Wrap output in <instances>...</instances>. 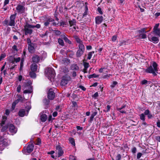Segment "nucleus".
I'll return each instance as SVG.
<instances>
[{
  "instance_id": "6e6d98bb",
  "label": "nucleus",
  "mask_w": 160,
  "mask_h": 160,
  "mask_svg": "<svg viewBox=\"0 0 160 160\" xmlns=\"http://www.w3.org/2000/svg\"><path fill=\"white\" fill-rule=\"evenodd\" d=\"M117 38V37L116 36H113L112 38V41L113 42H115Z\"/></svg>"
},
{
  "instance_id": "4be33fe9",
  "label": "nucleus",
  "mask_w": 160,
  "mask_h": 160,
  "mask_svg": "<svg viewBox=\"0 0 160 160\" xmlns=\"http://www.w3.org/2000/svg\"><path fill=\"white\" fill-rule=\"evenodd\" d=\"M84 51L81 50H78L77 52V56L78 57H80L83 53Z\"/></svg>"
},
{
  "instance_id": "9b49d317",
  "label": "nucleus",
  "mask_w": 160,
  "mask_h": 160,
  "mask_svg": "<svg viewBox=\"0 0 160 160\" xmlns=\"http://www.w3.org/2000/svg\"><path fill=\"white\" fill-rule=\"evenodd\" d=\"M33 147L34 145L33 144H31L30 145H29L27 148V152H25V153L27 154V153H29L31 152L33 150Z\"/></svg>"
},
{
  "instance_id": "c9c22d12",
  "label": "nucleus",
  "mask_w": 160,
  "mask_h": 160,
  "mask_svg": "<svg viewBox=\"0 0 160 160\" xmlns=\"http://www.w3.org/2000/svg\"><path fill=\"white\" fill-rule=\"evenodd\" d=\"M8 24L10 26H14L15 25V20H10Z\"/></svg>"
},
{
  "instance_id": "052dcab7",
  "label": "nucleus",
  "mask_w": 160,
  "mask_h": 160,
  "mask_svg": "<svg viewBox=\"0 0 160 160\" xmlns=\"http://www.w3.org/2000/svg\"><path fill=\"white\" fill-rule=\"evenodd\" d=\"M140 37L142 38H146V35L145 34H142L140 36Z\"/></svg>"
},
{
  "instance_id": "0e129e2a",
  "label": "nucleus",
  "mask_w": 160,
  "mask_h": 160,
  "mask_svg": "<svg viewBox=\"0 0 160 160\" xmlns=\"http://www.w3.org/2000/svg\"><path fill=\"white\" fill-rule=\"evenodd\" d=\"M72 76L74 78L76 77L77 76V74L76 72L75 71H73L72 73Z\"/></svg>"
},
{
  "instance_id": "de8ad7c7",
  "label": "nucleus",
  "mask_w": 160,
  "mask_h": 160,
  "mask_svg": "<svg viewBox=\"0 0 160 160\" xmlns=\"http://www.w3.org/2000/svg\"><path fill=\"white\" fill-rule=\"evenodd\" d=\"M111 76V74H108L106 75L103 76L102 77V78L104 79L108 78Z\"/></svg>"
},
{
  "instance_id": "a211bd4d",
  "label": "nucleus",
  "mask_w": 160,
  "mask_h": 160,
  "mask_svg": "<svg viewBox=\"0 0 160 160\" xmlns=\"http://www.w3.org/2000/svg\"><path fill=\"white\" fill-rule=\"evenodd\" d=\"M47 119V116L45 114H42L41 115L40 119L42 122H45Z\"/></svg>"
},
{
  "instance_id": "338daca9",
  "label": "nucleus",
  "mask_w": 160,
  "mask_h": 160,
  "mask_svg": "<svg viewBox=\"0 0 160 160\" xmlns=\"http://www.w3.org/2000/svg\"><path fill=\"white\" fill-rule=\"evenodd\" d=\"M79 87L82 90L84 91L86 90V88L83 86L81 85Z\"/></svg>"
},
{
  "instance_id": "4d7b16f0",
  "label": "nucleus",
  "mask_w": 160,
  "mask_h": 160,
  "mask_svg": "<svg viewBox=\"0 0 160 160\" xmlns=\"http://www.w3.org/2000/svg\"><path fill=\"white\" fill-rule=\"evenodd\" d=\"M31 92V91L29 90H26L23 91V93H30Z\"/></svg>"
},
{
  "instance_id": "37998d69",
  "label": "nucleus",
  "mask_w": 160,
  "mask_h": 160,
  "mask_svg": "<svg viewBox=\"0 0 160 160\" xmlns=\"http://www.w3.org/2000/svg\"><path fill=\"white\" fill-rule=\"evenodd\" d=\"M111 108V106L109 105H108L107 106V108H106V109L104 110V111L105 112H108L109 111L110 109Z\"/></svg>"
},
{
  "instance_id": "2f4dec72",
  "label": "nucleus",
  "mask_w": 160,
  "mask_h": 160,
  "mask_svg": "<svg viewBox=\"0 0 160 160\" xmlns=\"http://www.w3.org/2000/svg\"><path fill=\"white\" fill-rule=\"evenodd\" d=\"M140 119L142 120L143 122H144L145 120V115L143 113H142L140 115Z\"/></svg>"
},
{
  "instance_id": "393cba45",
  "label": "nucleus",
  "mask_w": 160,
  "mask_h": 160,
  "mask_svg": "<svg viewBox=\"0 0 160 160\" xmlns=\"http://www.w3.org/2000/svg\"><path fill=\"white\" fill-rule=\"evenodd\" d=\"M58 42L59 44L62 46L64 45V43L63 40L61 38H58Z\"/></svg>"
},
{
  "instance_id": "a18cd8bd",
  "label": "nucleus",
  "mask_w": 160,
  "mask_h": 160,
  "mask_svg": "<svg viewBox=\"0 0 160 160\" xmlns=\"http://www.w3.org/2000/svg\"><path fill=\"white\" fill-rule=\"evenodd\" d=\"M6 55L4 53L2 54L0 56V61L2 60L3 58H5Z\"/></svg>"
},
{
  "instance_id": "49530a36",
  "label": "nucleus",
  "mask_w": 160,
  "mask_h": 160,
  "mask_svg": "<svg viewBox=\"0 0 160 160\" xmlns=\"http://www.w3.org/2000/svg\"><path fill=\"white\" fill-rule=\"evenodd\" d=\"M121 158V156L120 154H118L116 157V160H120Z\"/></svg>"
},
{
  "instance_id": "ea45409f",
  "label": "nucleus",
  "mask_w": 160,
  "mask_h": 160,
  "mask_svg": "<svg viewBox=\"0 0 160 160\" xmlns=\"http://www.w3.org/2000/svg\"><path fill=\"white\" fill-rule=\"evenodd\" d=\"M118 82L116 81H113L111 85L110 86L112 88H113L115 86L117 85Z\"/></svg>"
},
{
  "instance_id": "1a4fd4ad",
  "label": "nucleus",
  "mask_w": 160,
  "mask_h": 160,
  "mask_svg": "<svg viewBox=\"0 0 160 160\" xmlns=\"http://www.w3.org/2000/svg\"><path fill=\"white\" fill-rule=\"evenodd\" d=\"M9 131L11 134L13 135L16 133L17 130L13 125L11 124L9 126Z\"/></svg>"
},
{
  "instance_id": "58836bf2",
  "label": "nucleus",
  "mask_w": 160,
  "mask_h": 160,
  "mask_svg": "<svg viewBox=\"0 0 160 160\" xmlns=\"http://www.w3.org/2000/svg\"><path fill=\"white\" fill-rule=\"evenodd\" d=\"M75 39L77 42L79 44L82 43V41L78 37H76Z\"/></svg>"
},
{
  "instance_id": "f704fd0d",
  "label": "nucleus",
  "mask_w": 160,
  "mask_h": 160,
  "mask_svg": "<svg viewBox=\"0 0 160 160\" xmlns=\"http://www.w3.org/2000/svg\"><path fill=\"white\" fill-rule=\"evenodd\" d=\"M52 22V24L53 25L56 26L59 23L58 19V18H56V21H54L53 20V21Z\"/></svg>"
},
{
  "instance_id": "423d86ee",
  "label": "nucleus",
  "mask_w": 160,
  "mask_h": 160,
  "mask_svg": "<svg viewBox=\"0 0 160 160\" xmlns=\"http://www.w3.org/2000/svg\"><path fill=\"white\" fill-rule=\"evenodd\" d=\"M56 153L57 154L58 157L62 156L63 155L64 152L61 147L59 145L57 146L56 147Z\"/></svg>"
},
{
  "instance_id": "f257e3e1",
  "label": "nucleus",
  "mask_w": 160,
  "mask_h": 160,
  "mask_svg": "<svg viewBox=\"0 0 160 160\" xmlns=\"http://www.w3.org/2000/svg\"><path fill=\"white\" fill-rule=\"evenodd\" d=\"M158 66L157 63L155 62H153L152 66H150L145 70V72L147 73H152L154 76H156L158 71Z\"/></svg>"
},
{
  "instance_id": "680f3d73",
  "label": "nucleus",
  "mask_w": 160,
  "mask_h": 160,
  "mask_svg": "<svg viewBox=\"0 0 160 160\" xmlns=\"http://www.w3.org/2000/svg\"><path fill=\"white\" fill-rule=\"evenodd\" d=\"M2 119L3 120L2 121V124H4V123L5 121L7 119V117L5 116H3L2 117Z\"/></svg>"
},
{
  "instance_id": "5fc2aeb1",
  "label": "nucleus",
  "mask_w": 160,
  "mask_h": 160,
  "mask_svg": "<svg viewBox=\"0 0 160 160\" xmlns=\"http://www.w3.org/2000/svg\"><path fill=\"white\" fill-rule=\"evenodd\" d=\"M149 111L148 109H147L144 112V113L143 114H144V115H148V114H149Z\"/></svg>"
},
{
  "instance_id": "b1692460",
  "label": "nucleus",
  "mask_w": 160,
  "mask_h": 160,
  "mask_svg": "<svg viewBox=\"0 0 160 160\" xmlns=\"http://www.w3.org/2000/svg\"><path fill=\"white\" fill-rule=\"evenodd\" d=\"M146 28H144L140 30H139L138 31V32L140 34H142V33H145L146 32Z\"/></svg>"
},
{
  "instance_id": "603ef678",
  "label": "nucleus",
  "mask_w": 160,
  "mask_h": 160,
  "mask_svg": "<svg viewBox=\"0 0 160 160\" xmlns=\"http://www.w3.org/2000/svg\"><path fill=\"white\" fill-rule=\"evenodd\" d=\"M41 143V140L40 138H38L37 139V142L36 143L37 145H39Z\"/></svg>"
},
{
  "instance_id": "4468645a",
  "label": "nucleus",
  "mask_w": 160,
  "mask_h": 160,
  "mask_svg": "<svg viewBox=\"0 0 160 160\" xmlns=\"http://www.w3.org/2000/svg\"><path fill=\"white\" fill-rule=\"evenodd\" d=\"M83 65L84 66V68L83 69V72L84 73H87V69L89 67V63L83 61Z\"/></svg>"
},
{
  "instance_id": "f03ea898",
  "label": "nucleus",
  "mask_w": 160,
  "mask_h": 160,
  "mask_svg": "<svg viewBox=\"0 0 160 160\" xmlns=\"http://www.w3.org/2000/svg\"><path fill=\"white\" fill-rule=\"evenodd\" d=\"M46 76L51 82L54 80L55 77V72L53 68H48L45 71Z\"/></svg>"
},
{
  "instance_id": "6ab92c4d",
  "label": "nucleus",
  "mask_w": 160,
  "mask_h": 160,
  "mask_svg": "<svg viewBox=\"0 0 160 160\" xmlns=\"http://www.w3.org/2000/svg\"><path fill=\"white\" fill-rule=\"evenodd\" d=\"M25 114V111L24 109H22L20 110L18 112V115L21 117H23Z\"/></svg>"
},
{
  "instance_id": "7c9ffc66",
  "label": "nucleus",
  "mask_w": 160,
  "mask_h": 160,
  "mask_svg": "<svg viewBox=\"0 0 160 160\" xmlns=\"http://www.w3.org/2000/svg\"><path fill=\"white\" fill-rule=\"evenodd\" d=\"M34 72L32 71L30 72L29 73V75L30 77L32 78H35L36 77V74Z\"/></svg>"
},
{
  "instance_id": "412c9836",
  "label": "nucleus",
  "mask_w": 160,
  "mask_h": 160,
  "mask_svg": "<svg viewBox=\"0 0 160 160\" xmlns=\"http://www.w3.org/2000/svg\"><path fill=\"white\" fill-rule=\"evenodd\" d=\"M53 21V20L51 18H49L47 21L44 23V25L45 26H48L50 23V22H52Z\"/></svg>"
},
{
  "instance_id": "a19ab883",
  "label": "nucleus",
  "mask_w": 160,
  "mask_h": 160,
  "mask_svg": "<svg viewBox=\"0 0 160 160\" xmlns=\"http://www.w3.org/2000/svg\"><path fill=\"white\" fill-rule=\"evenodd\" d=\"M159 26V23L156 24L154 26V28H153V31H154L156 30H157V29H159V28H158Z\"/></svg>"
},
{
  "instance_id": "8fccbe9b",
  "label": "nucleus",
  "mask_w": 160,
  "mask_h": 160,
  "mask_svg": "<svg viewBox=\"0 0 160 160\" xmlns=\"http://www.w3.org/2000/svg\"><path fill=\"white\" fill-rule=\"evenodd\" d=\"M142 153H141L140 152L138 153L137 154V158L138 159L140 158H141V157L142 156Z\"/></svg>"
},
{
  "instance_id": "c85d7f7f",
  "label": "nucleus",
  "mask_w": 160,
  "mask_h": 160,
  "mask_svg": "<svg viewBox=\"0 0 160 160\" xmlns=\"http://www.w3.org/2000/svg\"><path fill=\"white\" fill-rule=\"evenodd\" d=\"M94 53V51H92V52H89L88 54V59L90 60L91 59L92 54H93Z\"/></svg>"
},
{
  "instance_id": "aec40b11",
  "label": "nucleus",
  "mask_w": 160,
  "mask_h": 160,
  "mask_svg": "<svg viewBox=\"0 0 160 160\" xmlns=\"http://www.w3.org/2000/svg\"><path fill=\"white\" fill-rule=\"evenodd\" d=\"M71 69L72 70H78L79 69V68L77 64H74L72 65L71 67Z\"/></svg>"
},
{
  "instance_id": "bf43d9fd",
  "label": "nucleus",
  "mask_w": 160,
  "mask_h": 160,
  "mask_svg": "<svg viewBox=\"0 0 160 160\" xmlns=\"http://www.w3.org/2000/svg\"><path fill=\"white\" fill-rule=\"evenodd\" d=\"M33 26V28H40L41 26L39 24H37L35 26L32 25Z\"/></svg>"
},
{
  "instance_id": "72a5a7b5",
  "label": "nucleus",
  "mask_w": 160,
  "mask_h": 160,
  "mask_svg": "<svg viewBox=\"0 0 160 160\" xmlns=\"http://www.w3.org/2000/svg\"><path fill=\"white\" fill-rule=\"evenodd\" d=\"M98 77V75H97L95 74H93L92 75H90L88 76V78H96Z\"/></svg>"
},
{
  "instance_id": "a878e982",
  "label": "nucleus",
  "mask_w": 160,
  "mask_h": 160,
  "mask_svg": "<svg viewBox=\"0 0 160 160\" xmlns=\"http://www.w3.org/2000/svg\"><path fill=\"white\" fill-rule=\"evenodd\" d=\"M24 98L22 97L20 95H18V99L16 101L18 102H22L23 101Z\"/></svg>"
},
{
  "instance_id": "dca6fc26",
  "label": "nucleus",
  "mask_w": 160,
  "mask_h": 160,
  "mask_svg": "<svg viewBox=\"0 0 160 160\" xmlns=\"http://www.w3.org/2000/svg\"><path fill=\"white\" fill-rule=\"evenodd\" d=\"M126 107V105H124V106H122L121 108H118L117 110L118 111H119L121 113H126L127 111L125 110H124V109L123 110V109H124V108H125Z\"/></svg>"
},
{
  "instance_id": "cd10ccee",
  "label": "nucleus",
  "mask_w": 160,
  "mask_h": 160,
  "mask_svg": "<svg viewBox=\"0 0 160 160\" xmlns=\"http://www.w3.org/2000/svg\"><path fill=\"white\" fill-rule=\"evenodd\" d=\"M79 50L84 51V46L82 43H80L79 45Z\"/></svg>"
},
{
  "instance_id": "13d9d810",
  "label": "nucleus",
  "mask_w": 160,
  "mask_h": 160,
  "mask_svg": "<svg viewBox=\"0 0 160 160\" xmlns=\"http://www.w3.org/2000/svg\"><path fill=\"white\" fill-rule=\"evenodd\" d=\"M21 89V86L20 85H19L18 86L17 88V90L18 92H20Z\"/></svg>"
},
{
  "instance_id": "39448f33",
  "label": "nucleus",
  "mask_w": 160,
  "mask_h": 160,
  "mask_svg": "<svg viewBox=\"0 0 160 160\" xmlns=\"http://www.w3.org/2000/svg\"><path fill=\"white\" fill-rule=\"evenodd\" d=\"M8 145L7 140L6 139L1 140L0 141V150L2 151Z\"/></svg>"
},
{
  "instance_id": "c03bdc74",
  "label": "nucleus",
  "mask_w": 160,
  "mask_h": 160,
  "mask_svg": "<svg viewBox=\"0 0 160 160\" xmlns=\"http://www.w3.org/2000/svg\"><path fill=\"white\" fill-rule=\"evenodd\" d=\"M21 60V58L19 57H18L17 58H14V61L13 62H19Z\"/></svg>"
},
{
  "instance_id": "3c124183",
  "label": "nucleus",
  "mask_w": 160,
  "mask_h": 160,
  "mask_svg": "<svg viewBox=\"0 0 160 160\" xmlns=\"http://www.w3.org/2000/svg\"><path fill=\"white\" fill-rule=\"evenodd\" d=\"M148 82V81L146 80H144L141 82L142 84H147Z\"/></svg>"
},
{
  "instance_id": "774afa93",
  "label": "nucleus",
  "mask_w": 160,
  "mask_h": 160,
  "mask_svg": "<svg viewBox=\"0 0 160 160\" xmlns=\"http://www.w3.org/2000/svg\"><path fill=\"white\" fill-rule=\"evenodd\" d=\"M55 33L56 35H58L61 34V32L58 30L56 31Z\"/></svg>"
},
{
  "instance_id": "e2e57ef3",
  "label": "nucleus",
  "mask_w": 160,
  "mask_h": 160,
  "mask_svg": "<svg viewBox=\"0 0 160 160\" xmlns=\"http://www.w3.org/2000/svg\"><path fill=\"white\" fill-rule=\"evenodd\" d=\"M98 96V92H96L95 93L93 94V97L96 98Z\"/></svg>"
},
{
  "instance_id": "69168bd1",
  "label": "nucleus",
  "mask_w": 160,
  "mask_h": 160,
  "mask_svg": "<svg viewBox=\"0 0 160 160\" xmlns=\"http://www.w3.org/2000/svg\"><path fill=\"white\" fill-rule=\"evenodd\" d=\"M155 139L157 141L160 142V136H157L155 137Z\"/></svg>"
},
{
  "instance_id": "ddd939ff",
  "label": "nucleus",
  "mask_w": 160,
  "mask_h": 160,
  "mask_svg": "<svg viewBox=\"0 0 160 160\" xmlns=\"http://www.w3.org/2000/svg\"><path fill=\"white\" fill-rule=\"evenodd\" d=\"M103 20V17L102 16H98L95 18L96 23L97 24L101 23Z\"/></svg>"
},
{
  "instance_id": "5701e85b",
  "label": "nucleus",
  "mask_w": 160,
  "mask_h": 160,
  "mask_svg": "<svg viewBox=\"0 0 160 160\" xmlns=\"http://www.w3.org/2000/svg\"><path fill=\"white\" fill-rule=\"evenodd\" d=\"M154 34L160 37V29H158L153 31Z\"/></svg>"
},
{
  "instance_id": "f8f14e48",
  "label": "nucleus",
  "mask_w": 160,
  "mask_h": 160,
  "mask_svg": "<svg viewBox=\"0 0 160 160\" xmlns=\"http://www.w3.org/2000/svg\"><path fill=\"white\" fill-rule=\"evenodd\" d=\"M68 78L64 77L62 78L61 82V84L62 86H65L68 82Z\"/></svg>"
},
{
  "instance_id": "f3484780",
  "label": "nucleus",
  "mask_w": 160,
  "mask_h": 160,
  "mask_svg": "<svg viewBox=\"0 0 160 160\" xmlns=\"http://www.w3.org/2000/svg\"><path fill=\"white\" fill-rule=\"evenodd\" d=\"M31 69L32 71H36L37 69V66L35 63L32 64L31 66Z\"/></svg>"
},
{
  "instance_id": "7ed1b4c3",
  "label": "nucleus",
  "mask_w": 160,
  "mask_h": 160,
  "mask_svg": "<svg viewBox=\"0 0 160 160\" xmlns=\"http://www.w3.org/2000/svg\"><path fill=\"white\" fill-rule=\"evenodd\" d=\"M33 27L32 25H30L28 23H26L24 26L23 29L25 32V35H27L28 34H31L32 32V29L33 28Z\"/></svg>"
},
{
  "instance_id": "e433bc0d",
  "label": "nucleus",
  "mask_w": 160,
  "mask_h": 160,
  "mask_svg": "<svg viewBox=\"0 0 160 160\" xmlns=\"http://www.w3.org/2000/svg\"><path fill=\"white\" fill-rule=\"evenodd\" d=\"M16 14V13H15L14 14L11 15L10 17V20H15Z\"/></svg>"
},
{
  "instance_id": "09e8293b",
  "label": "nucleus",
  "mask_w": 160,
  "mask_h": 160,
  "mask_svg": "<svg viewBox=\"0 0 160 160\" xmlns=\"http://www.w3.org/2000/svg\"><path fill=\"white\" fill-rule=\"evenodd\" d=\"M23 60H22L20 63V70H21L23 66Z\"/></svg>"
},
{
  "instance_id": "4c0bfd02",
  "label": "nucleus",
  "mask_w": 160,
  "mask_h": 160,
  "mask_svg": "<svg viewBox=\"0 0 160 160\" xmlns=\"http://www.w3.org/2000/svg\"><path fill=\"white\" fill-rule=\"evenodd\" d=\"M18 103L17 101H15L12 104V110H13L15 108L16 105Z\"/></svg>"
},
{
  "instance_id": "9d476101",
  "label": "nucleus",
  "mask_w": 160,
  "mask_h": 160,
  "mask_svg": "<svg viewBox=\"0 0 160 160\" xmlns=\"http://www.w3.org/2000/svg\"><path fill=\"white\" fill-rule=\"evenodd\" d=\"M150 35H149L148 36V38L149 41L153 42V43H157L159 42L158 38L156 37H153L151 38Z\"/></svg>"
},
{
  "instance_id": "c756f323",
  "label": "nucleus",
  "mask_w": 160,
  "mask_h": 160,
  "mask_svg": "<svg viewBox=\"0 0 160 160\" xmlns=\"http://www.w3.org/2000/svg\"><path fill=\"white\" fill-rule=\"evenodd\" d=\"M97 113V112H94L92 114V115H91V116L90 117V122H92V121L93 120L94 117L96 115Z\"/></svg>"
},
{
  "instance_id": "6e6552de",
  "label": "nucleus",
  "mask_w": 160,
  "mask_h": 160,
  "mask_svg": "<svg viewBox=\"0 0 160 160\" xmlns=\"http://www.w3.org/2000/svg\"><path fill=\"white\" fill-rule=\"evenodd\" d=\"M55 96V93L53 92L52 89H50L49 90L48 93V98L50 100H52L54 98Z\"/></svg>"
},
{
  "instance_id": "2eb2a0df",
  "label": "nucleus",
  "mask_w": 160,
  "mask_h": 160,
  "mask_svg": "<svg viewBox=\"0 0 160 160\" xmlns=\"http://www.w3.org/2000/svg\"><path fill=\"white\" fill-rule=\"evenodd\" d=\"M28 49L30 52L32 53L34 51V47L33 44H29L28 46Z\"/></svg>"
},
{
  "instance_id": "0eeeda50",
  "label": "nucleus",
  "mask_w": 160,
  "mask_h": 160,
  "mask_svg": "<svg viewBox=\"0 0 160 160\" xmlns=\"http://www.w3.org/2000/svg\"><path fill=\"white\" fill-rule=\"evenodd\" d=\"M17 12L20 13H23L25 12L26 8L24 6L19 4L16 8Z\"/></svg>"
},
{
  "instance_id": "79ce46f5",
  "label": "nucleus",
  "mask_w": 160,
  "mask_h": 160,
  "mask_svg": "<svg viewBox=\"0 0 160 160\" xmlns=\"http://www.w3.org/2000/svg\"><path fill=\"white\" fill-rule=\"evenodd\" d=\"M64 40L66 42L68 43L69 44L71 43V41H70L67 37L65 38H64Z\"/></svg>"
},
{
  "instance_id": "864d4df0",
  "label": "nucleus",
  "mask_w": 160,
  "mask_h": 160,
  "mask_svg": "<svg viewBox=\"0 0 160 160\" xmlns=\"http://www.w3.org/2000/svg\"><path fill=\"white\" fill-rule=\"evenodd\" d=\"M70 160H76V158L73 156H70L69 157Z\"/></svg>"
},
{
  "instance_id": "473e14b6",
  "label": "nucleus",
  "mask_w": 160,
  "mask_h": 160,
  "mask_svg": "<svg viewBox=\"0 0 160 160\" xmlns=\"http://www.w3.org/2000/svg\"><path fill=\"white\" fill-rule=\"evenodd\" d=\"M69 23L70 26L74 25L76 23V21L75 20H73L69 21Z\"/></svg>"
},
{
  "instance_id": "20e7f679",
  "label": "nucleus",
  "mask_w": 160,
  "mask_h": 160,
  "mask_svg": "<svg viewBox=\"0 0 160 160\" xmlns=\"http://www.w3.org/2000/svg\"><path fill=\"white\" fill-rule=\"evenodd\" d=\"M42 55L43 56L40 57L37 55H34L32 58V61L35 62H38L40 60V59L41 60L43 59V58H45L47 56V53L44 52H43L42 53Z\"/></svg>"
},
{
  "instance_id": "bb28decb",
  "label": "nucleus",
  "mask_w": 160,
  "mask_h": 160,
  "mask_svg": "<svg viewBox=\"0 0 160 160\" xmlns=\"http://www.w3.org/2000/svg\"><path fill=\"white\" fill-rule=\"evenodd\" d=\"M69 140L70 142L73 145H75V142L74 139L72 138H69Z\"/></svg>"
}]
</instances>
